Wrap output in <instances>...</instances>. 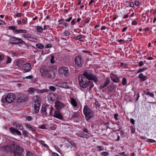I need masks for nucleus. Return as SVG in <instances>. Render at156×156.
<instances>
[{
	"mask_svg": "<svg viewBox=\"0 0 156 156\" xmlns=\"http://www.w3.org/2000/svg\"><path fill=\"white\" fill-rule=\"evenodd\" d=\"M140 2L139 1H135L134 3V5H135L136 6L140 5Z\"/></svg>",
	"mask_w": 156,
	"mask_h": 156,
	"instance_id": "obj_52",
	"label": "nucleus"
},
{
	"mask_svg": "<svg viewBox=\"0 0 156 156\" xmlns=\"http://www.w3.org/2000/svg\"><path fill=\"white\" fill-rule=\"evenodd\" d=\"M55 107L58 110H60L64 108L65 104L58 101H56L55 102Z\"/></svg>",
	"mask_w": 156,
	"mask_h": 156,
	"instance_id": "obj_12",
	"label": "nucleus"
},
{
	"mask_svg": "<svg viewBox=\"0 0 156 156\" xmlns=\"http://www.w3.org/2000/svg\"><path fill=\"white\" fill-rule=\"evenodd\" d=\"M144 62L142 61H140L138 63V66L140 67L144 65Z\"/></svg>",
	"mask_w": 156,
	"mask_h": 156,
	"instance_id": "obj_59",
	"label": "nucleus"
},
{
	"mask_svg": "<svg viewBox=\"0 0 156 156\" xmlns=\"http://www.w3.org/2000/svg\"><path fill=\"white\" fill-rule=\"evenodd\" d=\"M98 150L99 151H101L104 150V148L103 147L100 146L97 147Z\"/></svg>",
	"mask_w": 156,
	"mask_h": 156,
	"instance_id": "obj_50",
	"label": "nucleus"
},
{
	"mask_svg": "<svg viewBox=\"0 0 156 156\" xmlns=\"http://www.w3.org/2000/svg\"><path fill=\"white\" fill-rule=\"evenodd\" d=\"M101 154L102 156H107L108 155L109 153L108 152L105 151L102 152Z\"/></svg>",
	"mask_w": 156,
	"mask_h": 156,
	"instance_id": "obj_51",
	"label": "nucleus"
},
{
	"mask_svg": "<svg viewBox=\"0 0 156 156\" xmlns=\"http://www.w3.org/2000/svg\"><path fill=\"white\" fill-rule=\"evenodd\" d=\"M62 86L64 88L66 89H71L70 83L66 82H64L62 84Z\"/></svg>",
	"mask_w": 156,
	"mask_h": 156,
	"instance_id": "obj_24",
	"label": "nucleus"
},
{
	"mask_svg": "<svg viewBox=\"0 0 156 156\" xmlns=\"http://www.w3.org/2000/svg\"><path fill=\"white\" fill-rule=\"evenodd\" d=\"M126 78H123L122 80V83L123 85H125L126 84Z\"/></svg>",
	"mask_w": 156,
	"mask_h": 156,
	"instance_id": "obj_44",
	"label": "nucleus"
},
{
	"mask_svg": "<svg viewBox=\"0 0 156 156\" xmlns=\"http://www.w3.org/2000/svg\"><path fill=\"white\" fill-rule=\"evenodd\" d=\"M58 72L65 77H68L70 75V72L68 68L66 67L63 66L58 69Z\"/></svg>",
	"mask_w": 156,
	"mask_h": 156,
	"instance_id": "obj_7",
	"label": "nucleus"
},
{
	"mask_svg": "<svg viewBox=\"0 0 156 156\" xmlns=\"http://www.w3.org/2000/svg\"><path fill=\"white\" fill-rule=\"evenodd\" d=\"M147 140L150 143H154L156 142L154 140L152 139H147Z\"/></svg>",
	"mask_w": 156,
	"mask_h": 156,
	"instance_id": "obj_62",
	"label": "nucleus"
},
{
	"mask_svg": "<svg viewBox=\"0 0 156 156\" xmlns=\"http://www.w3.org/2000/svg\"><path fill=\"white\" fill-rule=\"evenodd\" d=\"M40 143H41V144L42 145H43L44 147H48L47 145L44 144V141H43V140H40Z\"/></svg>",
	"mask_w": 156,
	"mask_h": 156,
	"instance_id": "obj_45",
	"label": "nucleus"
},
{
	"mask_svg": "<svg viewBox=\"0 0 156 156\" xmlns=\"http://www.w3.org/2000/svg\"><path fill=\"white\" fill-rule=\"evenodd\" d=\"M144 94L147 95H149L151 97L153 98L154 97V94L153 93H151L149 91L147 92L146 91H144Z\"/></svg>",
	"mask_w": 156,
	"mask_h": 156,
	"instance_id": "obj_30",
	"label": "nucleus"
},
{
	"mask_svg": "<svg viewBox=\"0 0 156 156\" xmlns=\"http://www.w3.org/2000/svg\"><path fill=\"white\" fill-rule=\"evenodd\" d=\"M51 68L46 66H42L40 69V71L42 75H46Z\"/></svg>",
	"mask_w": 156,
	"mask_h": 156,
	"instance_id": "obj_11",
	"label": "nucleus"
},
{
	"mask_svg": "<svg viewBox=\"0 0 156 156\" xmlns=\"http://www.w3.org/2000/svg\"><path fill=\"white\" fill-rule=\"evenodd\" d=\"M95 105L97 107H99L100 106V103L97 101H95Z\"/></svg>",
	"mask_w": 156,
	"mask_h": 156,
	"instance_id": "obj_53",
	"label": "nucleus"
},
{
	"mask_svg": "<svg viewBox=\"0 0 156 156\" xmlns=\"http://www.w3.org/2000/svg\"><path fill=\"white\" fill-rule=\"evenodd\" d=\"M24 63L21 60H17L16 62V65L18 68L21 67Z\"/></svg>",
	"mask_w": 156,
	"mask_h": 156,
	"instance_id": "obj_26",
	"label": "nucleus"
},
{
	"mask_svg": "<svg viewBox=\"0 0 156 156\" xmlns=\"http://www.w3.org/2000/svg\"><path fill=\"white\" fill-rule=\"evenodd\" d=\"M112 80L115 83H118L119 82V78L116 76L114 75L113 77L111 78Z\"/></svg>",
	"mask_w": 156,
	"mask_h": 156,
	"instance_id": "obj_25",
	"label": "nucleus"
},
{
	"mask_svg": "<svg viewBox=\"0 0 156 156\" xmlns=\"http://www.w3.org/2000/svg\"><path fill=\"white\" fill-rule=\"evenodd\" d=\"M56 99L55 96L53 94L50 95L48 97V100L52 101H55L56 100Z\"/></svg>",
	"mask_w": 156,
	"mask_h": 156,
	"instance_id": "obj_29",
	"label": "nucleus"
},
{
	"mask_svg": "<svg viewBox=\"0 0 156 156\" xmlns=\"http://www.w3.org/2000/svg\"><path fill=\"white\" fill-rule=\"evenodd\" d=\"M65 20L63 19H61L58 21V24L59 25L63 24L64 23Z\"/></svg>",
	"mask_w": 156,
	"mask_h": 156,
	"instance_id": "obj_41",
	"label": "nucleus"
},
{
	"mask_svg": "<svg viewBox=\"0 0 156 156\" xmlns=\"http://www.w3.org/2000/svg\"><path fill=\"white\" fill-rule=\"evenodd\" d=\"M71 104L74 107H76L77 105L76 101L73 98H71Z\"/></svg>",
	"mask_w": 156,
	"mask_h": 156,
	"instance_id": "obj_27",
	"label": "nucleus"
},
{
	"mask_svg": "<svg viewBox=\"0 0 156 156\" xmlns=\"http://www.w3.org/2000/svg\"><path fill=\"white\" fill-rule=\"evenodd\" d=\"M63 34L65 36H68L70 34V33L68 30H66L64 32Z\"/></svg>",
	"mask_w": 156,
	"mask_h": 156,
	"instance_id": "obj_46",
	"label": "nucleus"
},
{
	"mask_svg": "<svg viewBox=\"0 0 156 156\" xmlns=\"http://www.w3.org/2000/svg\"><path fill=\"white\" fill-rule=\"evenodd\" d=\"M80 86L82 88H85L89 87V89H91L94 86L93 83L89 80H87L83 76H80L78 78Z\"/></svg>",
	"mask_w": 156,
	"mask_h": 156,
	"instance_id": "obj_2",
	"label": "nucleus"
},
{
	"mask_svg": "<svg viewBox=\"0 0 156 156\" xmlns=\"http://www.w3.org/2000/svg\"><path fill=\"white\" fill-rule=\"evenodd\" d=\"M138 78L140 79L141 82H143L146 80L148 78L146 76H144V74L142 73H140L138 76Z\"/></svg>",
	"mask_w": 156,
	"mask_h": 156,
	"instance_id": "obj_19",
	"label": "nucleus"
},
{
	"mask_svg": "<svg viewBox=\"0 0 156 156\" xmlns=\"http://www.w3.org/2000/svg\"><path fill=\"white\" fill-rule=\"evenodd\" d=\"M83 112L87 120L90 119L93 117V113L92 111L87 106H86L84 107Z\"/></svg>",
	"mask_w": 156,
	"mask_h": 156,
	"instance_id": "obj_5",
	"label": "nucleus"
},
{
	"mask_svg": "<svg viewBox=\"0 0 156 156\" xmlns=\"http://www.w3.org/2000/svg\"><path fill=\"white\" fill-rule=\"evenodd\" d=\"M147 67H144L139 69L137 71V73H139L146 70L147 69Z\"/></svg>",
	"mask_w": 156,
	"mask_h": 156,
	"instance_id": "obj_36",
	"label": "nucleus"
},
{
	"mask_svg": "<svg viewBox=\"0 0 156 156\" xmlns=\"http://www.w3.org/2000/svg\"><path fill=\"white\" fill-rule=\"evenodd\" d=\"M47 111L49 112V116H52V111L53 110H54V108L52 107V106H50L49 105H47Z\"/></svg>",
	"mask_w": 156,
	"mask_h": 156,
	"instance_id": "obj_22",
	"label": "nucleus"
},
{
	"mask_svg": "<svg viewBox=\"0 0 156 156\" xmlns=\"http://www.w3.org/2000/svg\"><path fill=\"white\" fill-rule=\"evenodd\" d=\"M110 82V79L108 78L107 77L105 78V82L103 84H101L100 87V89H103L107 86Z\"/></svg>",
	"mask_w": 156,
	"mask_h": 156,
	"instance_id": "obj_18",
	"label": "nucleus"
},
{
	"mask_svg": "<svg viewBox=\"0 0 156 156\" xmlns=\"http://www.w3.org/2000/svg\"><path fill=\"white\" fill-rule=\"evenodd\" d=\"M74 60L75 64L77 66L79 67H82V58L81 55H79L76 56Z\"/></svg>",
	"mask_w": 156,
	"mask_h": 156,
	"instance_id": "obj_9",
	"label": "nucleus"
},
{
	"mask_svg": "<svg viewBox=\"0 0 156 156\" xmlns=\"http://www.w3.org/2000/svg\"><path fill=\"white\" fill-rule=\"evenodd\" d=\"M118 116H119V115H118V114H117V113H115L114 115V118L116 120H118Z\"/></svg>",
	"mask_w": 156,
	"mask_h": 156,
	"instance_id": "obj_60",
	"label": "nucleus"
},
{
	"mask_svg": "<svg viewBox=\"0 0 156 156\" xmlns=\"http://www.w3.org/2000/svg\"><path fill=\"white\" fill-rule=\"evenodd\" d=\"M39 128L40 129H46V126L45 124L41 125V126H39Z\"/></svg>",
	"mask_w": 156,
	"mask_h": 156,
	"instance_id": "obj_48",
	"label": "nucleus"
},
{
	"mask_svg": "<svg viewBox=\"0 0 156 156\" xmlns=\"http://www.w3.org/2000/svg\"><path fill=\"white\" fill-rule=\"evenodd\" d=\"M26 156H34L33 153L30 151H27Z\"/></svg>",
	"mask_w": 156,
	"mask_h": 156,
	"instance_id": "obj_42",
	"label": "nucleus"
},
{
	"mask_svg": "<svg viewBox=\"0 0 156 156\" xmlns=\"http://www.w3.org/2000/svg\"><path fill=\"white\" fill-rule=\"evenodd\" d=\"M32 119V117L31 116H27L26 117V119L29 121H31Z\"/></svg>",
	"mask_w": 156,
	"mask_h": 156,
	"instance_id": "obj_55",
	"label": "nucleus"
},
{
	"mask_svg": "<svg viewBox=\"0 0 156 156\" xmlns=\"http://www.w3.org/2000/svg\"><path fill=\"white\" fill-rule=\"evenodd\" d=\"M26 128L28 129L29 130L32 131V132H34L36 130V128L34 126H32L31 125L26 124Z\"/></svg>",
	"mask_w": 156,
	"mask_h": 156,
	"instance_id": "obj_21",
	"label": "nucleus"
},
{
	"mask_svg": "<svg viewBox=\"0 0 156 156\" xmlns=\"http://www.w3.org/2000/svg\"><path fill=\"white\" fill-rule=\"evenodd\" d=\"M83 37V35H80L74 37V39L76 40H78L82 38Z\"/></svg>",
	"mask_w": 156,
	"mask_h": 156,
	"instance_id": "obj_43",
	"label": "nucleus"
},
{
	"mask_svg": "<svg viewBox=\"0 0 156 156\" xmlns=\"http://www.w3.org/2000/svg\"><path fill=\"white\" fill-rule=\"evenodd\" d=\"M9 130L13 135H18L20 136L22 135V133L20 131L13 127H10Z\"/></svg>",
	"mask_w": 156,
	"mask_h": 156,
	"instance_id": "obj_15",
	"label": "nucleus"
},
{
	"mask_svg": "<svg viewBox=\"0 0 156 156\" xmlns=\"http://www.w3.org/2000/svg\"><path fill=\"white\" fill-rule=\"evenodd\" d=\"M52 45L51 44H47L46 46H45V48H50L52 47Z\"/></svg>",
	"mask_w": 156,
	"mask_h": 156,
	"instance_id": "obj_57",
	"label": "nucleus"
},
{
	"mask_svg": "<svg viewBox=\"0 0 156 156\" xmlns=\"http://www.w3.org/2000/svg\"><path fill=\"white\" fill-rule=\"evenodd\" d=\"M28 98V96L26 94H22L18 100L19 101L18 102H24L26 101Z\"/></svg>",
	"mask_w": 156,
	"mask_h": 156,
	"instance_id": "obj_17",
	"label": "nucleus"
},
{
	"mask_svg": "<svg viewBox=\"0 0 156 156\" xmlns=\"http://www.w3.org/2000/svg\"><path fill=\"white\" fill-rule=\"evenodd\" d=\"M36 46L40 49H42L44 47V45L40 43L37 44H36Z\"/></svg>",
	"mask_w": 156,
	"mask_h": 156,
	"instance_id": "obj_32",
	"label": "nucleus"
},
{
	"mask_svg": "<svg viewBox=\"0 0 156 156\" xmlns=\"http://www.w3.org/2000/svg\"><path fill=\"white\" fill-rule=\"evenodd\" d=\"M6 64H9L10 63L11 61V58L9 56H6Z\"/></svg>",
	"mask_w": 156,
	"mask_h": 156,
	"instance_id": "obj_37",
	"label": "nucleus"
},
{
	"mask_svg": "<svg viewBox=\"0 0 156 156\" xmlns=\"http://www.w3.org/2000/svg\"><path fill=\"white\" fill-rule=\"evenodd\" d=\"M53 116L62 120H63L64 119L63 117L62 114L59 111L56 110L54 111L53 114L52 113V116Z\"/></svg>",
	"mask_w": 156,
	"mask_h": 156,
	"instance_id": "obj_10",
	"label": "nucleus"
},
{
	"mask_svg": "<svg viewBox=\"0 0 156 156\" xmlns=\"http://www.w3.org/2000/svg\"><path fill=\"white\" fill-rule=\"evenodd\" d=\"M9 43L12 44H25L27 46H28L26 43L21 39L19 38L14 37H13L11 38Z\"/></svg>",
	"mask_w": 156,
	"mask_h": 156,
	"instance_id": "obj_6",
	"label": "nucleus"
},
{
	"mask_svg": "<svg viewBox=\"0 0 156 156\" xmlns=\"http://www.w3.org/2000/svg\"><path fill=\"white\" fill-rule=\"evenodd\" d=\"M11 53L14 56H16L18 55V54L16 52H15L13 51H11Z\"/></svg>",
	"mask_w": 156,
	"mask_h": 156,
	"instance_id": "obj_64",
	"label": "nucleus"
},
{
	"mask_svg": "<svg viewBox=\"0 0 156 156\" xmlns=\"http://www.w3.org/2000/svg\"><path fill=\"white\" fill-rule=\"evenodd\" d=\"M17 26H10L8 27V28L10 30H14L13 31L14 33L15 32V30L16 29Z\"/></svg>",
	"mask_w": 156,
	"mask_h": 156,
	"instance_id": "obj_35",
	"label": "nucleus"
},
{
	"mask_svg": "<svg viewBox=\"0 0 156 156\" xmlns=\"http://www.w3.org/2000/svg\"><path fill=\"white\" fill-rule=\"evenodd\" d=\"M45 76L49 78H54L55 76L54 71L51 68Z\"/></svg>",
	"mask_w": 156,
	"mask_h": 156,
	"instance_id": "obj_13",
	"label": "nucleus"
},
{
	"mask_svg": "<svg viewBox=\"0 0 156 156\" xmlns=\"http://www.w3.org/2000/svg\"><path fill=\"white\" fill-rule=\"evenodd\" d=\"M36 28H37V30L39 33H41L43 30V28L39 26H36Z\"/></svg>",
	"mask_w": 156,
	"mask_h": 156,
	"instance_id": "obj_33",
	"label": "nucleus"
},
{
	"mask_svg": "<svg viewBox=\"0 0 156 156\" xmlns=\"http://www.w3.org/2000/svg\"><path fill=\"white\" fill-rule=\"evenodd\" d=\"M23 135H24V137H27L28 136V134H27V132L24 130L23 131Z\"/></svg>",
	"mask_w": 156,
	"mask_h": 156,
	"instance_id": "obj_47",
	"label": "nucleus"
},
{
	"mask_svg": "<svg viewBox=\"0 0 156 156\" xmlns=\"http://www.w3.org/2000/svg\"><path fill=\"white\" fill-rule=\"evenodd\" d=\"M129 6L132 8H133L134 6V3L132 2H129Z\"/></svg>",
	"mask_w": 156,
	"mask_h": 156,
	"instance_id": "obj_54",
	"label": "nucleus"
},
{
	"mask_svg": "<svg viewBox=\"0 0 156 156\" xmlns=\"http://www.w3.org/2000/svg\"><path fill=\"white\" fill-rule=\"evenodd\" d=\"M83 76L84 77L88 79V80H94L95 83H96L98 80L97 77L93 74L90 70H86L83 73Z\"/></svg>",
	"mask_w": 156,
	"mask_h": 156,
	"instance_id": "obj_3",
	"label": "nucleus"
},
{
	"mask_svg": "<svg viewBox=\"0 0 156 156\" xmlns=\"http://www.w3.org/2000/svg\"><path fill=\"white\" fill-rule=\"evenodd\" d=\"M76 20L75 19L73 20L71 22V24L72 25H74L75 23Z\"/></svg>",
	"mask_w": 156,
	"mask_h": 156,
	"instance_id": "obj_61",
	"label": "nucleus"
},
{
	"mask_svg": "<svg viewBox=\"0 0 156 156\" xmlns=\"http://www.w3.org/2000/svg\"><path fill=\"white\" fill-rule=\"evenodd\" d=\"M41 98L38 95L36 96L35 101H35V103H36V102H41Z\"/></svg>",
	"mask_w": 156,
	"mask_h": 156,
	"instance_id": "obj_40",
	"label": "nucleus"
},
{
	"mask_svg": "<svg viewBox=\"0 0 156 156\" xmlns=\"http://www.w3.org/2000/svg\"><path fill=\"white\" fill-rule=\"evenodd\" d=\"M48 90L46 89H43L42 90H39L35 87L29 88L28 90V92H29L31 94H33L36 91L38 93H43L44 92H47Z\"/></svg>",
	"mask_w": 156,
	"mask_h": 156,
	"instance_id": "obj_8",
	"label": "nucleus"
},
{
	"mask_svg": "<svg viewBox=\"0 0 156 156\" xmlns=\"http://www.w3.org/2000/svg\"><path fill=\"white\" fill-rule=\"evenodd\" d=\"M109 124L110 123L108 122L103 123V125L105 126H106L108 128L110 129V128L109 127Z\"/></svg>",
	"mask_w": 156,
	"mask_h": 156,
	"instance_id": "obj_56",
	"label": "nucleus"
},
{
	"mask_svg": "<svg viewBox=\"0 0 156 156\" xmlns=\"http://www.w3.org/2000/svg\"><path fill=\"white\" fill-rule=\"evenodd\" d=\"M16 96L15 94L12 93H9L5 96L2 97L1 101L3 103L6 102L10 103L13 102Z\"/></svg>",
	"mask_w": 156,
	"mask_h": 156,
	"instance_id": "obj_4",
	"label": "nucleus"
},
{
	"mask_svg": "<svg viewBox=\"0 0 156 156\" xmlns=\"http://www.w3.org/2000/svg\"><path fill=\"white\" fill-rule=\"evenodd\" d=\"M33 78V76L32 75H29L28 76H26L25 77V78L26 79H32Z\"/></svg>",
	"mask_w": 156,
	"mask_h": 156,
	"instance_id": "obj_63",
	"label": "nucleus"
},
{
	"mask_svg": "<svg viewBox=\"0 0 156 156\" xmlns=\"http://www.w3.org/2000/svg\"><path fill=\"white\" fill-rule=\"evenodd\" d=\"M40 102H36L34 105V111L35 113H37L39 111L40 107L41 106Z\"/></svg>",
	"mask_w": 156,
	"mask_h": 156,
	"instance_id": "obj_16",
	"label": "nucleus"
},
{
	"mask_svg": "<svg viewBox=\"0 0 156 156\" xmlns=\"http://www.w3.org/2000/svg\"><path fill=\"white\" fill-rule=\"evenodd\" d=\"M51 58L50 59V62L51 63H55V61L54 60L55 57L53 55H51Z\"/></svg>",
	"mask_w": 156,
	"mask_h": 156,
	"instance_id": "obj_39",
	"label": "nucleus"
},
{
	"mask_svg": "<svg viewBox=\"0 0 156 156\" xmlns=\"http://www.w3.org/2000/svg\"><path fill=\"white\" fill-rule=\"evenodd\" d=\"M31 69L30 64L27 63L23 65V71L24 73H26L30 71Z\"/></svg>",
	"mask_w": 156,
	"mask_h": 156,
	"instance_id": "obj_14",
	"label": "nucleus"
},
{
	"mask_svg": "<svg viewBox=\"0 0 156 156\" xmlns=\"http://www.w3.org/2000/svg\"><path fill=\"white\" fill-rule=\"evenodd\" d=\"M115 86L114 85V83L111 84V85L107 87V89H108V91L109 92H111L112 91L114 88H115Z\"/></svg>",
	"mask_w": 156,
	"mask_h": 156,
	"instance_id": "obj_28",
	"label": "nucleus"
},
{
	"mask_svg": "<svg viewBox=\"0 0 156 156\" xmlns=\"http://www.w3.org/2000/svg\"><path fill=\"white\" fill-rule=\"evenodd\" d=\"M49 89L52 91H54L56 90L55 88L53 86H50L49 87Z\"/></svg>",
	"mask_w": 156,
	"mask_h": 156,
	"instance_id": "obj_49",
	"label": "nucleus"
},
{
	"mask_svg": "<svg viewBox=\"0 0 156 156\" xmlns=\"http://www.w3.org/2000/svg\"><path fill=\"white\" fill-rule=\"evenodd\" d=\"M63 139L66 140L71 145L74 147H75L76 146V144L73 141L71 140L69 138H67L66 137H63Z\"/></svg>",
	"mask_w": 156,
	"mask_h": 156,
	"instance_id": "obj_23",
	"label": "nucleus"
},
{
	"mask_svg": "<svg viewBox=\"0 0 156 156\" xmlns=\"http://www.w3.org/2000/svg\"><path fill=\"white\" fill-rule=\"evenodd\" d=\"M47 109V105H43L41 108V113L43 115H46L48 114Z\"/></svg>",
	"mask_w": 156,
	"mask_h": 156,
	"instance_id": "obj_20",
	"label": "nucleus"
},
{
	"mask_svg": "<svg viewBox=\"0 0 156 156\" xmlns=\"http://www.w3.org/2000/svg\"><path fill=\"white\" fill-rule=\"evenodd\" d=\"M0 148L6 152L13 153V156H22L24 154V149L18 145L11 144L7 146H2Z\"/></svg>",
	"mask_w": 156,
	"mask_h": 156,
	"instance_id": "obj_1",
	"label": "nucleus"
},
{
	"mask_svg": "<svg viewBox=\"0 0 156 156\" xmlns=\"http://www.w3.org/2000/svg\"><path fill=\"white\" fill-rule=\"evenodd\" d=\"M15 33L16 34H20V33H22V30H17V29H16L15 30Z\"/></svg>",
	"mask_w": 156,
	"mask_h": 156,
	"instance_id": "obj_58",
	"label": "nucleus"
},
{
	"mask_svg": "<svg viewBox=\"0 0 156 156\" xmlns=\"http://www.w3.org/2000/svg\"><path fill=\"white\" fill-rule=\"evenodd\" d=\"M14 126H16L17 127H18V128L20 130H22L23 129V126L19 124L14 123L13 124Z\"/></svg>",
	"mask_w": 156,
	"mask_h": 156,
	"instance_id": "obj_31",
	"label": "nucleus"
},
{
	"mask_svg": "<svg viewBox=\"0 0 156 156\" xmlns=\"http://www.w3.org/2000/svg\"><path fill=\"white\" fill-rule=\"evenodd\" d=\"M31 35L30 34H24L23 35V37L25 38H31Z\"/></svg>",
	"mask_w": 156,
	"mask_h": 156,
	"instance_id": "obj_38",
	"label": "nucleus"
},
{
	"mask_svg": "<svg viewBox=\"0 0 156 156\" xmlns=\"http://www.w3.org/2000/svg\"><path fill=\"white\" fill-rule=\"evenodd\" d=\"M79 114V112H73V113L71 114L72 117L73 118H77L78 117Z\"/></svg>",
	"mask_w": 156,
	"mask_h": 156,
	"instance_id": "obj_34",
	"label": "nucleus"
}]
</instances>
